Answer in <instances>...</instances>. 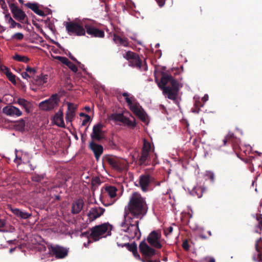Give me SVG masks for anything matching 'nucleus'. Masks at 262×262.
I'll list each match as a JSON object with an SVG mask.
<instances>
[{"mask_svg": "<svg viewBox=\"0 0 262 262\" xmlns=\"http://www.w3.org/2000/svg\"><path fill=\"white\" fill-rule=\"evenodd\" d=\"M128 211L124 215H130L135 219H142L146 213L147 207L145 199L138 192H134L130 197Z\"/></svg>", "mask_w": 262, "mask_h": 262, "instance_id": "nucleus-1", "label": "nucleus"}, {"mask_svg": "<svg viewBox=\"0 0 262 262\" xmlns=\"http://www.w3.org/2000/svg\"><path fill=\"white\" fill-rule=\"evenodd\" d=\"M158 86L162 90L164 94L168 95L169 99H176L179 84L172 76L167 74L163 75L160 82L158 83Z\"/></svg>", "mask_w": 262, "mask_h": 262, "instance_id": "nucleus-2", "label": "nucleus"}, {"mask_svg": "<svg viewBox=\"0 0 262 262\" xmlns=\"http://www.w3.org/2000/svg\"><path fill=\"white\" fill-rule=\"evenodd\" d=\"M124 220L121 224L122 230L127 233L129 238L139 239L141 233L139 229V219L130 215H124Z\"/></svg>", "mask_w": 262, "mask_h": 262, "instance_id": "nucleus-3", "label": "nucleus"}, {"mask_svg": "<svg viewBox=\"0 0 262 262\" xmlns=\"http://www.w3.org/2000/svg\"><path fill=\"white\" fill-rule=\"evenodd\" d=\"M122 95L130 110L143 122L147 124L149 122L148 117L135 97L127 93H124Z\"/></svg>", "mask_w": 262, "mask_h": 262, "instance_id": "nucleus-4", "label": "nucleus"}, {"mask_svg": "<svg viewBox=\"0 0 262 262\" xmlns=\"http://www.w3.org/2000/svg\"><path fill=\"white\" fill-rule=\"evenodd\" d=\"M117 189L113 186L107 185L101 190V202L105 206L112 205L117 200Z\"/></svg>", "mask_w": 262, "mask_h": 262, "instance_id": "nucleus-5", "label": "nucleus"}, {"mask_svg": "<svg viewBox=\"0 0 262 262\" xmlns=\"http://www.w3.org/2000/svg\"><path fill=\"white\" fill-rule=\"evenodd\" d=\"M112 229V226L108 223L96 226L92 229L91 237L95 241H98L101 238L111 235Z\"/></svg>", "mask_w": 262, "mask_h": 262, "instance_id": "nucleus-6", "label": "nucleus"}, {"mask_svg": "<svg viewBox=\"0 0 262 262\" xmlns=\"http://www.w3.org/2000/svg\"><path fill=\"white\" fill-rule=\"evenodd\" d=\"M86 24L85 20L79 22H69L66 25V29L70 35L75 34L77 36L84 35L85 31L83 26Z\"/></svg>", "mask_w": 262, "mask_h": 262, "instance_id": "nucleus-7", "label": "nucleus"}, {"mask_svg": "<svg viewBox=\"0 0 262 262\" xmlns=\"http://www.w3.org/2000/svg\"><path fill=\"white\" fill-rule=\"evenodd\" d=\"M59 101L58 96L55 94L52 95L49 99L40 102L39 107L43 111H51L58 106Z\"/></svg>", "mask_w": 262, "mask_h": 262, "instance_id": "nucleus-8", "label": "nucleus"}, {"mask_svg": "<svg viewBox=\"0 0 262 262\" xmlns=\"http://www.w3.org/2000/svg\"><path fill=\"white\" fill-rule=\"evenodd\" d=\"M124 57L129 60L130 64L132 66L136 67L139 69L142 68L144 70H146L147 67L144 65V62L142 61L134 53L128 51L124 55Z\"/></svg>", "mask_w": 262, "mask_h": 262, "instance_id": "nucleus-9", "label": "nucleus"}, {"mask_svg": "<svg viewBox=\"0 0 262 262\" xmlns=\"http://www.w3.org/2000/svg\"><path fill=\"white\" fill-rule=\"evenodd\" d=\"M109 119L116 121H120L129 127H134L135 126L134 120L129 119L122 114H112L110 116Z\"/></svg>", "mask_w": 262, "mask_h": 262, "instance_id": "nucleus-10", "label": "nucleus"}, {"mask_svg": "<svg viewBox=\"0 0 262 262\" xmlns=\"http://www.w3.org/2000/svg\"><path fill=\"white\" fill-rule=\"evenodd\" d=\"M106 161L113 168L117 170H122L125 165V161L124 160L114 157H108L106 158Z\"/></svg>", "mask_w": 262, "mask_h": 262, "instance_id": "nucleus-11", "label": "nucleus"}, {"mask_svg": "<svg viewBox=\"0 0 262 262\" xmlns=\"http://www.w3.org/2000/svg\"><path fill=\"white\" fill-rule=\"evenodd\" d=\"M153 150L154 149L152 148L151 144L149 142L144 140L142 155L140 158V162L141 164L145 163L149 157L150 152L153 151Z\"/></svg>", "mask_w": 262, "mask_h": 262, "instance_id": "nucleus-12", "label": "nucleus"}, {"mask_svg": "<svg viewBox=\"0 0 262 262\" xmlns=\"http://www.w3.org/2000/svg\"><path fill=\"white\" fill-rule=\"evenodd\" d=\"M255 251L252 256V260L255 262H262V238H260L256 241Z\"/></svg>", "mask_w": 262, "mask_h": 262, "instance_id": "nucleus-13", "label": "nucleus"}, {"mask_svg": "<svg viewBox=\"0 0 262 262\" xmlns=\"http://www.w3.org/2000/svg\"><path fill=\"white\" fill-rule=\"evenodd\" d=\"M161 236V235L160 233L153 231L148 235L147 241L150 245L160 249L162 247Z\"/></svg>", "mask_w": 262, "mask_h": 262, "instance_id": "nucleus-14", "label": "nucleus"}, {"mask_svg": "<svg viewBox=\"0 0 262 262\" xmlns=\"http://www.w3.org/2000/svg\"><path fill=\"white\" fill-rule=\"evenodd\" d=\"M3 112L6 115L13 117H18L22 115L21 111L18 108L12 105H8L4 107Z\"/></svg>", "mask_w": 262, "mask_h": 262, "instance_id": "nucleus-15", "label": "nucleus"}, {"mask_svg": "<svg viewBox=\"0 0 262 262\" xmlns=\"http://www.w3.org/2000/svg\"><path fill=\"white\" fill-rule=\"evenodd\" d=\"M51 251L52 254L57 258L65 257L68 252V250L67 249L59 246L52 247Z\"/></svg>", "mask_w": 262, "mask_h": 262, "instance_id": "nucleus-16", "label": "nucleus"}, {"mask_svg": "<svg viewBox=\"0 0 262 262\" xmlns=\"http://www.w3.org/2000/svg\"><path fill=\"white\" fill-rule=\"evenodd\" d=\"M152 181V178L148 174L142 175L140 177L139 184L143 191L148 190V186Z\"/></svg>", "mask_w": 262, "mask_h": 262, "instance_id": "nucleus-17", "label": "nucleus"}, {"mask_svg": "<svg viewBox=\"0 0 262 262\" xmlns=\"http://www.w3.org/2000/svg\"><path fill=\"white\" fill-rule=\"evenodd\" d=\"M104 211V209L101 207H95L92 208L88 214L90 221H93L97 217H99L103 213Z\"/></svg>", "mask_w": 262, "mask_h": 262, "instance_id": "nucleus-18", "label": "nucleus"}, {"mask_svg": "<svg viewBox=\"0 0 262 262\" xmlns=\"http://www.w3.org/2000/svg\"><path fill=\"white\" fill-rule=\"evenodd\" d=\"M88 34L94 37H103L104 33L102 30H99L95 27H91L87 24L84 25Z\"/></svg>", "mask_w": 262, "mask_h": 262, "instance_id": "nucleus-19", "label": "nucleus"}, {"mask_svg": "<svg viewBox=\"0 0 262 262\" xmlns=\"http://www.w3.org/2000/svg\"><path fill=\"white\" fill-rule=\"evenodd\" d=\"M103 125L101 124H97L93 127V133L91 135L92 138L100 140L103 137V133L102 131Z\"/></svg>", "mask_w": 262, "mask_h": 262, "instance_id": "nucleus-20", "label": "nucleus"}, {"mask_svg": "<svg viewBox=\"0 0 262 262\" xmlns=\"http://www.w3.org/2000/svg\"><path fill=\"white\" fill-rule=\"evenodd\" d=\"M140 252L145 256H151L155 254V250L148 246L147 244L144 242L141 243L139 245Z\"/></svg>", "mask_w": 262, "mask_h": 262, "instance_id": "nucleus-21", "label": "nucleus"}, {"mask_svg": "<svg viewBox=\"0 0 262 262\" xmlns=\"http://www.w3.org/2000/svg\"><path fill=\"white\" fill-rule=\"evenodd\" d=\"M77 105L72 103H68V111L66 113V119L67 122H71L75 116V112Z\"/></svg>", "mask_w": 262, "mask_h": 262, "instance_id": "nucleus-22", "label": "nucleus"}, {"mask_svg": "<svg viewBox=\"0 0 262 262\" xmlns=\"http://www.w3.org/2000/svg\"><path fill=\"white\" fill-rule=\"evenodd\" d=\"M90 147L93 151L96 159L98 160L100 156L102 154L103 147L102 146L97 144L94 142L90 144Z\"/></svg>", "mask_w": 262, "mask_h": 262, "instance_id": "nucleus-23", "label": "nucleus"}, {"mask_svg": "<svg viewBox=\"0 0 262 262\" xmlns=\"http://www.w3.org/2000/svg\"><path fill=\"white\" fill-rule=\"evenodd\" d=\"M83 201L81 199L75 201L72 205V212L74 214L78 213L82 209Z\"/></svg>", "mask_w": 262, "mask_h": 262, "instance_id": "nucleus-24", "label": "nucleus"}, {"mask_svg": "<svg viewBox=\"0 0 262 262\" xmlns=\"http://www.w3.org/2000/svg\"><path fill=\"white\" fill-rule=\"evenodd\" d=\"M53 121L55 124L60 127H64V123L62 113L58 112L53 118Z\"/></svg>", "mask_w": 262, "mask_h": 262, "instance_id": "nucleus-25", "label": "nucleus"}, {"mask_svg": "<svg viewBox=\"0 0 262 262\" xmlns=\"http://www.w3.org/2000/svg\"><path fill=\"white\" fill-rule=\"evenodd\" d=\"M12 13L14 17L19 21L24 20L26 17V14L24 12L17 8H15L12 10Z\"/></svg>", "mask_w": 262, "mask_h": 262, "instance_id": "nucleus-26", "label": "nucleus"}, {"mask_svg": "<svg viewBox=\"0 0 262 262\" xmlns=\"http://www.w3.org/2000/svg\"><path fill=\"white\" fill-rule=\"evenodd\" d=\"M36 84L41 85L46 83L48 81V76L45 74H40L33 77Z\"/></svg>", "mask_w": 262, "mask_h": 262, "instance_id": "nucleus-27", "label": "nucleus"}, {"mask_svg": "<svg viewBox=\"0 0 262 262\" xmlns=\"http://www.w3.org/2000/svg\"><path fill=\"white\" fill-rule=\"evenodd\" d=\"M12 212L17 216L23 219H27L31 216V214L25 211H23L18 209H13L12 210Z\"/></svg>", "mask_w": 262, "mask_h": 262, "instance_id": "nucleus-28", "label": "nucleus"}, {"mask_svg": "<svg viewBox=\"0 0 262 262\" xmlns=\"http://www.w3.org/2000/svg\"><path fill=\"white\" fill-rule=\"evenodd\" d=\"M17 103L23 106L26 112H29L31 108V103L26 100L19 98L17 100Z\"/></svg>", "mask_w": 262, "mask_h": 262, "instance_id": "nucleus-29", "label": "nucleus"}, {"mask_svg": "<svg viewBox=\"0 0 262 262\" xmlns=\"http://www.w3.org/2000/svg\"><path fill=\"white\" fill-rule=\"evenodd\" d=\"M256 219L258 222V225L256 226L255 232L260 234L262 231V215L259 214H256Z\"/></svg>", "mask_w": 262, "mask_h": 262, "instance_id": "nucleus-30", "label": "nucleus"}, {"mask_svg": "<svg viewBox=\"0 0 262 262\" xmlns=\"http://www.w3.org/2000/svg\"><path fill=\"white\" fill-rule=\"evenodd\" d=\"M17 153L16 155V159L14 160V162L18 164H19V161H23L24 163L27 162L29 160V155L27 154H22L21 156L19 158L18 157Z\"/></svg>", "mask_w": 262, "mask_h": 262, "instance_id": "nucleus-31", "label": "nucleus"}, {"mask_svg": "<svg viewBox=\"0 0 262 262\" xmlns=\"http://www.w3.org/2000/svg\"><path fill=\"white\" fill-rule=\"evenodd\" d=\"M113 40L116 43L121 45L123 46H127L128 45L126 39H122L117 35H114Z\"/></svg>", "mask_w": 262, "mask_h": 262, "instance_id": "nucleus-32", "label": "nucleus"}, {"mask_svg": "<svg viewBox=\"0 0 262 262\" xmlns=\"http://www.w3.org/2000/svg\"><path fill=\"white\" fill-rule=\"evenodd\" d=\"M232 148L234 151V154L238 158H240V151L242 150L240 146L237 142H232Z\"/></svg>", "mask_w": 262, "mask_h": 262, "instance_id": "nucleus-33", "label": "nucleus"}, {"mask_svg": "<svg viewBox=\"0 0 262 262\" xmlns=\"http://www.w3.org/2000/svg\"><path fill=\"white\" fill-rule=\"evenodd\" d=\"M80 116L81 117V120L82 122L81 125H86L90 120V117L83 113L80 114Z\"/></svg>", "mask_w": 262, "mask_h": 262, "instance_id": "nucleus-34", "label": "nucleus"}, {"mask_svg": "<svg viewBox=\"0 0 262 262\" xmlns=\"http://www.w3.org/2000/svg\"><path fill=\"white\" fill-rule=\"evenodd\" d=\"M13 58L15 60L25 63L27 62L29 60L27 56L20 55L19 54H15Z\"/></svg>", "mask_w": 262, "mask_h": 262, "instance_id": "nucleus-35", "label": "nucleus"}, {"mask_svg": "<svg viewBox=\"0 0 262 262\" xmlns=\"http://www.w3.org/2000/svg\"><path fill=\"white\" fill-rule=\"evenodd\" d=\"M27 5L32 10H33L36 13L40 15H41L42 14V12L41 10H39L37 6L35 4L29 3L27 4Z\"/></svg>", "mask_w": 262, "mask_h": 262, "instance_id": "nucleus-36", "label": "nucleus"}, {"mask_svg": "<svg viewBox=\"0 0 262 262\" xmlns=\"http://www.w3.org/2000/svg\"><path fill=\"white\" fill-rule=\"evenodd\" d=\"M6 17L8 19V23L10 24L11 28H14L16 25V23L9 15H6Z\"/></svg>", "mask_w": 262, "mask_h": 262, "instance_id": "nucleus-37", "label": "nucleus"}, {"mask_svg": "<svg viewBox=\"0 0 262 262\" xmlns=\"http://www.w3.org/2000/svg\"><path fill=\"white\" fill-rule=\"evenodd\" d=\"M67 66L72 71L74 72H76L77 71V68L71 61H69Z\"/></svg>", "mask_w": 262, "mask_h": 262, "instance_id": "nucleus-38", "label": "nucleus"}, {"mask_svg": "<svg viewBox=\"0 0 262 262\" xmlns=\"http://www.w3.org/2000/svg\"><path fill=\"white\" fill-rule=\"evenodd\" d=\"M173 230V228L171 226L168 227L167 228H165L164 229V233L166 236H168Z\"/></svg>", "mask_w": 262, "mask_h": 262, "instance_id": "nucleus-39", "label": "nucleus"}, {"mask_svg": "<svg viewBox=\"0 0 262 262\" xmlns=\"http://www.w3.org/2000/svg\"><path fill=\"white\" fill-rule=\"evenodd\" d=\"M26 72L29 74V75H31V76L33 78L34 74L35 73V70L31 68L30 67H27L26 69Z\"/></svg>", "mask_w": 262, "mask_h": 262, "instance_id": "nucleus-40", "label": "nucleus"}, {"mask_svg": "<svg viewBox=\"0 0 262 262\" xmlns=\"http://www.w3.org/2000/svg\"><path fill=\"white\" fill-rule=\"evenodd\" d=\"M12 37L17 40H21L23 38L24 35L21 33H16L13 35Z\"/></svg>", "mask_w": 262, "mask_h": 262, "instance_id": "nucleus-41", "label": "nucleus"}, {"mask_svg": "<svg viewBox=\"0 0 262 262\" xmlns=\"http://www.w3.org/2000/svg\"><path fill=\"white\" fill-rule=\"evenodd\" d=\"M6 76L12 82H15V76L11 72L8 73Z\"/></svg>", "mask_w": 262, "mask_h": 262, "instance_id": "nucleus-42", "label": "nucleus"}, {"mask_svg": "<svg viewBox=\"0 0 262 262\" xmlns=\"http://www.w3.org/2000/svg\"><path fill=\"white\" fill-rule=\"evenodd\" d=\"M206 175L211 179L212 182L214 181V174L211 171H206Z\"/></svg>", "mask_w": 262, "mask_h": 262, "instance_id": "nucleus-43", "label": "nucleus"}, {"mask_svg": "<svg viewBox=\"0 0 262 262\" xmlns=\"http://www.w3.org/2000/svg\"><path fill=\"white\" fill-rule=\"evenodd\" d=\"M22 77L24 78V79H27L28 78H32V77L31 76V75H29V73H28L27 72H23L21 74Z\"/></svg>", "mask_w": 262, "mask_h": 262, "instance_id": "nucleus-44", "label": "nucleus"}, {"mask_svg": "<svg viewBox=\"0 0 262 262\" xmlns=\"http://www.w3.org/2000/svg\"><path fill=\"white\" fill-rule=\"evenodd\" d=\"M1 70L6 75L8 74V73H9L10 72L9 71V69L5 66H2L1 67Z\"/></svg>", "mask_w": 262, "mask_h": 262, "instance_id": "nucleus-45", "label": "nucleus"}, {"mask_svg": "<svg viewBox=\"0 0 262 262\" xmlns=\"http://www.w3.org/2000/svg\"><path fill=\"white\" fill-rule=\"evenodd\" d=\"M59 61L65 65H67L69 60L66 57H61V58Z\"/></svg>", "mask_w": 262, "mask_h": 262, "instance_id": "nucleus-46", "label": "nucleus"}, {"mask_svg": "<svg viewBox=\"0 0 262 262\" xmlns=\"http://www.w3.org/2000/svg\"><path fill=\"white\" fill-rule=\"evenodd\" d=\"M229 140V136L228 135H227L225 138H224V139L223 140V144L224 145H226L227 143L228 142V141Z\"/></svg>", "mask_w": 262, "mask_h": 262, "instance_id": "nucleus-47", "label": "nucleus"}, {"mask_svg": "<svg viewBox=\"0 0 262 262\" xmlns=\"http://www.w3.org/2000/svg\"><path fill=\"white\" fill-rule=\"evenodd\" d=\"M156 1L160 7H162L165 4V0H156Z\"/></svg>", "mask_w": 262, "mask_h": 262, "instance_id": "nucleus-48", "label": "nucleus"}, {"mask_svg": "<svg viewBox=\"0 0 262 262\" xmlns=\"http://www.w3.org/2000/svg\"><path fill=\"white\" fill-rule=\"evenodd\" d=\"M19 124L21 128H23L25 126V121L23 120H20Z\"/></svg>", "mask_w": 262, "mask_h": 262, "instance_id": "nucleus-49", "label": "nucleus"}, {"mask_svg": "<svg viewBox=\"0 0 262 262\" xmlns=\"http://www.w3.org/2000/svg\"><path fill=\"white\" fill-rule=\"evenodd\" d=\"M5 223L4 220L0 219V228L3 227L5 226Z\"/></svg>", "mask_w": 262, "mask_h": 262, "instance_id": "nucleus-50", "label": "nucleus"}, {"mask_svg": "<svg viewBox=\"0 0 262 262\" xmlns=\"http://www.w3.org/2000/svg\"><path fill=\"white\" fill-rule=\"evenodd\" d=\"M183 248L185 249H188V244L187 242H184L183 244Z\"/></svg>", "mask_w": 262, "mask_h": 262, "instance_id": "nucleus-51", "label": "nucleus"}, {"mask_svg": "<svg viewBox=\"0 0 262 262\" xmlns=\"http://www.w3.org/2000/svg\"><path fill=\"white\" fill-rule=\"evenodd\" d=\"M208 100V95H205L203 98L202 100L204 102L207 101Z\"/></svg>", "mask_w": 262, "mask_h": 262, "instance_id": "nucleus-52", "label": "nucleus"}, {"mask_svg": "<svg viewBox=\"0 0 262 262\" xmlns=\"http://www.w3.org/2000/svg\"><path fill=\"white\" fill-rule=\"evenodd\" d=\"M142 261L143 262H160L159 260H144L143 259H142Z\"/></svg>", "mask_w": 262, "mask_h": 262, "instance_id": "nucleus-53", "label": "nucleus"}, {"mask_svg": "<svg viewBox=\"0 0 262 262\" xmlns=\"http://www.w3.org/2000/svg\"><path fill=\"white\" fill-rule=\"evenodd\" d=\"M52 57L54 59H57L58 60H60V59H61V56H53L52 55Z\"/></svg>", "mask_w": 262, "mask_h": 262, "instance_id": "nucleus-54", "label": "nucleus"}, {"mask_svg": "<svg viewBox=\"0 0 262 262\" xmlns=\"http://www.w3.org/2000/svg\"><path fill=\"white\" fill-rule=\"evenodd\" d=\"M42 178L41 177H39L38 178H36L35 177L33 178V180L35 181H39L41 180Z\"/></svg>", "mask_w": 262, "mask_h": 262, "instance_id": "nucleus-55", "label": "nucleus"}, {"mask_svg": "<svg viewBox=\"0 0 262 262\" xmlns=\"http://www.w3.org/2000/svg\"><path fill=\"white\" fill-rule=\"evenodd\" d=\"M134 254L135 257H136L137 258H138L139 259H140V255L137 253V251L134 252Z\"/></svg>", "mask_w": 262, "mask_h": 262, "instance_id": "nucleus-56", "label": "nucleus"}, {"mask_svg": "<svg viewBox=\"0 0 262 262\" xmlns=\"http://www.w3.org/2000/svg\"><path fill=\"white\" fill-rule=\"evenodd\" d=\"M134 254L135 257H136L137 258H138L139 259H140V255L137 253V251L134 252Z\"/></svg>", "mask_w": 262, "mask_h": 262, "instance_id": "nucleus-57", "label": "nucleus"}, {"mask_svg": "<svg viewBox=\"0 0 262 262\" xmlns=\"http://www.w3.org/2000/svg\"><path fill=\"white\" fill-rule=\"evenodd\" d=\"M209 262H215L214 258L211 257L210 258Z\"/></svg>", "mask_w": 262, "mask_h": 262, "instance_id": "nucleus-58", "label": "nucleus"}, {"mask_svg": "<svg viewBox=\"0 0 262 262\" xmlns=\"http://www.w3.org/2000/svg\"><path fill=\"white\" fill-rule=\"evenodd\" d=\"M15 248H11V249H10V250H9V252H10V253H12V252L15 250Z\"/></svg>", "mask_w": 262, "mask_h": 262, "instance_id": "nucleus-59", "label": "nucleus"}, {"mask_svg": "<svg viewBox=\"0 0 262 262\" xmlns=\"http://www.w3.org/2000/svg\"><path fill=\"white\" fill-rule=\"evenodd\" d=\"M85 109L87 111H90L91 108L89 106H86L85 107Z\"/></svg>", "mask_w": 262, "mask_h": 262, "instance_id": "nucleus-60", "label": "nucleus"}, {"mask_svg": "<svg viewBox=\"0 0 262 262\" xmlns=\"http://www.w3.org/2000/svg\"><path fill=\"white\" fill-rule=\"evenodd\" d=\"M16 26H17L18 28H21V25L20 24H18V23H16Z\"/></svg>", "mask_w": 262, "mask_h": 262, "instance_id": "nucleus-61", "label": "nucleus"}, {"mask_svg": "<svg viewBox=\"0 0 262 262\" xmlns=\"http://www.w3.org/2000/svg\"><path fill=\"white\" fill-rule=\"evenodd\" d=\"M71 59H72V60H75V61L76 60V59H75V58L74 57H72V56H71Z\"/></svg>", "mask_w": 262, "mask_h": 262, "instance_id": "nucleus-62", "label": "nucleus"}, {"mask_svg": "<svg viewBox=\"0 0 262 262\" xmlns=\"http://www.w3.org/2000/svg\"><path fill=\"white\" fill-rule=\"evenodd\" d=\"M208 233H209V234L210 235H211V231H208Z\"/></svg>", "mask_w": 262, "mask_h": 262, "instance_id": "nucleus-63", "label": "nucleus"}, {"mask_svg": "<svg viewBox=\"0 0 262 262\" xmlns=\"http://www.w3.org/2000/svg\"><path fill=\"white\" fill-rule=\"evenodd\" d=\"M19 2L21 3H23V0H19Z\"/></svg>", "mask_w": 262, "mask_h": 262, "instance_id": "nucleus-64", "label": "nucleus"}]
</instances>
